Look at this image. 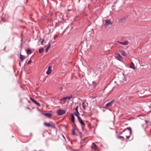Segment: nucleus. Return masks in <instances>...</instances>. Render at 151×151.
<instances>
[{"mask_svg": "<svg viewBox=\"0 0 151 151\" xmlns=\"http://www.w3.org/2000/svg\"><path fill=\"white\" fill-rule=\"evenodd\" d=\"M72 126L73 128V129H75L76 128V124L75 123V122L74 123H73V124H72Z\"/></svg>", "mask_w": 151, "mask_h": 151, "instance_id": "b1692460", "label": "nucleus"}, {"mask_svg": "<svg viewBox=\"0 0 151 151\" xmlns=\"http://www.w3.org/2000/svg\"><path fill=\"white\" fill-rule=\"evenodd\" d=\"M86 104H86L85 102H83L82 104V106L83 108L84 109H86V107L87 106V105H88V103H86Z\"/></svg>", "mask_w": 151, "mask_h": 151, "instance_id": "dca6fc26", "label": "nucleus"}, {"mask_svg": "<svg viewBox=\"0 0 151 151\" xmlns=\"http://www.w3.org/2000/svg\"><path fill=\"white\" fill-rule=\"evenodd\" d=\"M113 101H111V102L108 103L104 107L106 109H107L109 107L111 106H112V104H113Z\"/></svg>", "mask_w": 151, "mask_h": 151, "instance_id": "423d86ee", "label": "nucleus"}, {"mask_svg": "<svg viewBox=\"0 0 151 151\" xmlns=\"http://www.w3.org/2000/svg\"><path fill=\"white\" fill-rule=\"evenodd\" d=\"M67 29H65V31H64V32H66V30H67Z\"/></svg>", "mask_w": 151, "mask_h": 151, "instance_id": "58836bf2", "label": "nucleus"}, {"mask_svg": "<svg viewBox=\"0 0 151 151\" xmlns=\"http://www.w3.org/2000/svg\"><path fill=\"white\" fill-rule=\"evenodd\" d=\"M74 114L77 116L78 119V118H80V116H78V114L75 113Z\"/></svg>", "mask_w": 151, "mask_h": 151, "instance_id": "c756f323", "label": "nucleus"}, {"mask_svg": "<svg viewBox=\"0 0 151 151\" xmlns=\"http://www.w3.org/2000/svg\"><path fill=\"white\" fill-rule=\"evenodd\" d=\"M43 41H44V40L43 39L42 40V41H41V44H42V45H43Z\"/></svg>", "mask_w": 151, "mask_h": 151, "instance_id": "f704fd0d", "label": "nucleus"}, {"mask_svg": "<svg viewBox=\"0 0 151 151\" xmlns=\"http://www.w3.org/2000/svg\"><path fill=\"white\" fill-rule=\"evenodd\" d=\"M112 24V23L110 22L109 19H108L106 20L105 25L106 26H109V25H111Z\"/></svg>", "mask_w": 151, "mask_h": 151, "instance_id": "1a4fd4ad", "label": "nucleus"}, {"mask_svg": "<svg viewBox=\"0 0 151 151\" xmlns=\"http://www.w3.org/2000/svg\"><path fill=\"white\" fill-rule=\"evenodd\" d=\"M44 115L49 118H50L52 116V114L49 113H45L44 114Z\"/></svg>", "mask_w": 151, "mask_h": 151, "instance_id": "ddd939ff", "label": "nucleus"}, {"mask_svg": "<svg viewBox=\"0 0 151 151\" xmlns=\"http://www.w3.org/2000/svg\"><path fill=\"white\" fill-rule=\"evenodd\" d=\"M117 138L119 139H122V140H124V138L123 136H119L117 137Z\"/></svg>", "mask_w": 151, "mask_h": 151, "instance_id": "aec40b11", "label": "nucleus"}, {"mask_svg": "<svg viewBox=\"0 0 151 151\" xmlns=\"http://www.w3.org/2000/svg\"><path fill=\"white\" fill-rule=\"evenodd\" d=\"M19 65L20 66H21V63H20V62H19Z\"/></svg>", "mask_w": 151, "mask_h": 151, "instance_id": "4c0bfd02", "label": "nucleus"}, {"mask_svg": "<svg viewBox=\"0 0 151 151\" xmlns=\"http://www.w3.org/2000/svg\"><path fill=\"white\" fill-rule=\"evenodd\" d=\"M130 67L131 68L133 69H135V67L134 64L132 62L131 63Z\"/></svg>", "mask_w": 151, "mask_h": 151, "instance_id": "f3484780", "label": "nucleus"}, {"mask_svg": "<svg viewBox=\"0 0 151 151\" xmlns=\"http://www.w3.org/2000/svg\"><path fill=\"white\" fill-rule=\"evenodd\" d=\"M150 124H151V122H150Z\"/></svg>", "mask_w": 151, "mask_h": 151, "instance_id": "a19ab883", "label": "nucleus"}, {"mask_svg": "<svg viewBox=\"0 0 151 151\" xmlns=\"http://www.w3.org/2000/svg\"><path fill=\"white\" fill-rule=\"evenodd\" d=\"M93 86L94 87H95L96 86V83L94 82H93Z\"/></svg>", "mask_w": 151, "mask_h": 151, "instance_id": "cd10ccee", "label": "nucleus"}, {"mask_svg": "<svg viewBox=\"0 0 151 151\" xmlns=\"http://www.w3.org/2000/svg\"><path fill=\"white\" fill-rule=\"evenodd\" d=\"M69 27H70V26H69Z\"/></svg>", "mask_w": 151, "mask_h": 151, "instance_id": "c03bdc74", "label": "nucleus"}, {"mask_svg": "<svg viewBox=\"0 0 151 151\" xmlns=\"http://www.w3.org/2000/svg\"><path fill=\"white\" fill-rule=\"evenodd\" d=\"M78 106H76V107L75 108V110L76 111V112L77 113H78V114H79V113L78 112Z\"/></svg>", "mask_w": 151, "mask_h": 151, "instance_id": "393cba45", "label": "nucleus"}, {"mask_svg": "<svg viewBox=\"0 0 151 151\" xmlns=\"http://www.w3.org/2000/svg\"><path fill=\"white\" fill-rule=\"evenodd\" d=\"M31 60H29L28 62L27 63L28 64H29L31 63Z\"/></svg>", "mask_w": 151, "mask_h": 151, "instance_id": "473e14b6", "label": "nucleus"}, {"mask_svg": "<svg viewBox=\"0 0 151 151\" xmlns=\"http://www.w3.org/2000/svg\"><path fill=\"white\" fill-rule=\"evenodd\" d=\"M44 124L45 126L48 127H51L52 128L54 129H55L56 128V127L55 126L49 123L45 122Z\"/></svg>", "mask_w": 151, "mask_h": 151, "instance_id": "f03ea898", "label": "nucleus"}, {"mask_svg": "<svg viewBox=\"0 0 151 151\" xmlns=\"http://www.w3.org/2000/svg\"><path fill=\"white\" fill-rule=\"evenodd\" d=\"M123 132H123H123H120V134H122Z\"/></svg>", "mask_w": 151, "mask_h": 151, "instance_id": "e433bc0d", "label": "nucleus"}, {"mask_svg": "<svg viewBox=\"0 0 151 151\" xmlns=\"http://www.w3.org/2000/svg\"><path fill=\"white\" fill-rule=\"evenodd\" d=\"M19 58L20 60L22 62L23 61V60L25 58V57L23 55L21 54H20V56Z\"/></svg>", "mask_w": 151, "mask_h": 151, "instance_id": "4468645a", "label": "nucleus"}, {"mask_svg": "<svg viewBox=\"0 0 151 151\" xmlns=\"http://www.w3.org/2000/svg\"><path fill=\"white\" fill-rule=\"evenodd\" d=\"M123 132H124V135L126 137V139H129L132 133L131 128L130 127H127L126 129L124 130Z\"/></svg>", "mask_w": 151, "mask_h": 151, "instance_id": "f257e3e1", "label": "nucleus"}, {"mask_svg": "<svg viewBox=\"0 0 151 151\" xmlns=\"http://www.w3.org/2000/svg\"><path fill=\"white\" fill-rule=\"evenodd\" d=\"M65 111L63 109H60L57 111V113L58 115H61L65 113Z\"/></svg>", "mask_w": 151, "mask_h": 151, "instance_id": "39448f33", "label": "nucleus"}, {"mask_svg": "<svg viewBox=\"0 0 151 151\" xmlns=\"http://www.w3.org/2000/svg\"><path fill=\"white\" fill-rule=\"evenodd\" d=\"M71 98H72V97L71 96H69V97H64L63 98V99L64 100H70Z\"/></svg>", "mask_w": 151, "mask_h": 151, "instance_id": "a211bd4d", "label": "nucleus"}, {"mask_svg": "<svg viewBox=\"0 0 151 151\" xmlns=\"http://www.w3.org/2000/svg\"><path fill=\"white\" fill-rule=\"evenodd\" d=\"M145 122H146V123H147V124L149 122H148V121H145Z\"/></svg>", "mask_w": 151, "mask_h": 151, "instance_id": "c9c22d12", "label": "nucleus"}, {"mask_svg": "<svg viewBox=\"0 0 151 151\" xmlns=\"http://www.w3.org/2000/svg\"><path fill=\"white\" fill-rule=\"evenodd\" d=\"M52 67L51 66H49L46 72V74L47 75L50 74L51 72V68Z\"/></svg>", "mask_w": 151, "mask_h": 151, "instance_id": "6e6552de", "label": "nucleus"}, {"mask_svg": "<svg viewBox=\"0 0 151 151\" xmlns=\"http://www.w3.org/2000/svg\"><path fill=\"white\" fill-rule=\"evenodd\" d=\"M91 147L92 149L94 150H96L97 148L96 145L94 143H92Z\"/></svg>", "mask_w": 151, "mask_h": 151, "instance_id": "f8f14e48", "label": "nucleus"}, {"mask_svg": "<svg viewBox=\"0 0 151 151\" xmlns=\"http://www.w3.org/2000/svg\"><path fill=\"white\" fill-rule=\"evenodd\" d=\"M60 100V103L61 104H65L66 101L65 100H64L63 99V98L62 99H61Z\"/></svg>", "mask_w": 151, "mask_h": 151, "instance_id": "2eb2a0df", "label": "nucleus"}, {"mask_svg": "<svg viewBox=\"0 0 151 151\" xmlns=\"http://www.w3.org/2000/svg\"><path fill=\"white\" fill-rule=\"evenodd\" d=\"M78 121L80 122V123L81 124V127H82V128L83 129L84 127L85 126V124L83 122L82 119H81V117L80 118H78Z\"/></svg>", "mask_w": 151, "mask_h": 151, "instance_id": "20e7f679", "label": "nucleus"}, {"mask_svg": "<svg viewBox=\"0 0 151 151\" xmlns=\"http://www.w3.org/2000/svg\"><path fill=\"white\" fill-rule=\"evenodd\" d=\"M70 116H71V123H74L75 120L74 115L73 114H71Z\"/></svg>", "mask_w": 151, "mask_h": 151, "instance_id": "9b49d317", "label": "nucleus"}, {"mask_svg": "<svg viewBox=\"0 0 151 151\" xmlns=\"http://www.w3.org/2000/svg\"><path fill=\"white\" fill-rule=\"evenodd\" d=\"M60 136H61V137H62L63 139H65V138L63 135H61Z\"/></svg>", "mask_w": 151, "mask_h": 151, "instance_id": "72a5a7b5", "label": "nucleus"}, {"mask_svg": "<svg viewBox=\"0 0 151 151\" xmlns=\"http://www.w3.org/2000/svg\"><path fill=\"white\" fill-rule=\"evenodd\" d=\"M50 44L49 45H48V46H47V48L46 49L45 52H48V50L50 49Z\"/></svg>", "mask_w": 151, "mask_h": 151, "instance_id": "6ab92c4d", "label": "nucleus"}, {"mask_svg": "<svg viewBox=\"0 0 151 151\" xmlns=\"http://www.w3.org/2000/svg\"><path fill=\"white\" fill-rule=\"evenodd\" d=\"M125 20V19L124 18H123L122 19H121L120 20V22H123L124 20Z\"/></svg>", "mask_w": 151, "mask_h": 151, "instance_id": "c85d7f7f", "label": "nucleus"}, {"mask_svg": "<svg viewBox=\"0 0 151 151\" xmlns=\"http://www.w3.org/2000/svg\"><path fill=\"white\" fill-rule=\"evenodd\" d=\"M72 134L74 135H75L76 134L75 132V129H72Z\"/></svg>", "mask_w": 151, "mask_h": 151, "instance_id": "bb28decb", "label": "nucleus"}, {"mask_svg": "<svg viewBox=\"0 0 151 151\" xmlns=\"http://www.w3.org/2000/svg\"><path fill=\"white\" fill-rule=\"evenodd\" d=\"M74 114L77 116L78 119V118H80V116H78V114L75 113Z\"/></svg>", "mask_w": 151, "mask_h": 151, "instance_id": "7c9ffc66", "label": "nucleus"}, {"mask_svg": "<svg viewBox=\"0 0 151 151\" xmlns=\"http://www.w3.org/2000/svg\"><path fill=\"white\" fill-rule=\"evenodd\" d=\"M62 88H60V90H62Z\"/></svg>", "mask_w": 151, "mask_h": 151, "instance_id": "ea45409f", "label": "nucleus"}, {"mask_svg": "<svg viewBox=\"0 0 151 151\" xmlns=\"http://www.w3.org/2000/svg\"><path fill=\"white\" fill-rule=\"evenodd\" d=\"M69 27H70V26H69Z\"/></svg>", "mask_w": 151, "mask_h": 151, "instance_id": "37998d69", "label": "nucleus"}, {"mask_svg": "<svg viewBox=\"0 0 151 151\" xmlns=\"http://www.w3.org/2000/svg\"><path fill=\"white\" fill-rule=\"evenodd\" d=\"M127 81V78L125 77H124L123 79V82H125Z\"/></svg>", "mask_w": 151, "mask_h": 151, "instance_id": "a878e982", "label": "nucleus"}, {"mask_svg": "<svg viewBox=\"0 0 151 151\" xmlns=\"http://www.w3.org/2000/svg\"><path fill=\"white\" fill-rule=\"evenodd\" d=\"M68 33H69V32L67 33V34H68Z\"/></svg>", "mask_w": 151, "mask_h": 151, "instance_id": "79ce46f5", "label": "nucleus"}, {"mask_svg": "<svg viewBox=\"0 0 151 151\" xmlns=\"http://www.w3.org/2000/svg\"><path fill=\"white\" fill-rule=\"evenodd\" d=\"M44 50V49L43 48H41L39 50V52L40 53L42 52Z\"/></svg>", "mask_w": 151, "mask_h": 151, "instance_id": "5701e85b", "label": "nucleus"}, {"mask_svg": "<svg viewBox=\"0 0 151 151\" xmlns=\"http://www.w3.org/2000/svg\"><path fill=\"white\" fill-rule=\"evenodd\" d=\"M30 99L34 103H35V104L37 102L34 99H33V98H32L31 97L30 98Z\"/></svg>", "mask_w": 151, "mask_h": 151, "instance_id": "412c9836", "label": "nucleus"}, {"mask_svg": "<svg viewBox=\"0 0 151 151\" xmlns=\"http://www.w3.org/2000/svg\"><path fill=\"white\" fill-rule=\"evenodd\" d=\"M115 56L119 60L122 61L123 58L119 53H116L115 54Z\"/></svg>", "mask_w": 151, "mask_h": 151, "instance_id": "7ed1b4c3", "label": "nucleus"}, {"mask_svg": "<svg viewBox=\"0 0 151 151\" xmlns=\"http://www.w3.org/2000/svg\"><path fill=\"white\" fill-rule=\"evenodd\" d=\"M31 50L29 49H28L27 50V53L28 54H31Z\"/></svg>", "mask_w": 151, "mask_h": 151, "instance_id": "4be33fe9", "label": "nucleus"}, {"mask_svg": "<svg viewBox=\"0 0 151 151\" xmlns=\"http://www.w3.org/2000/svg\"><path fill=\"white\" fill-rule=\"evenodd\" d=\"M117 42L123 45H127L129 44V41L128 40H126L123 42L117 41Z\"/></svg>", "mask_w": 151, "mask_h": 151, "instance_id": "0eeeda50", "label": "nucleus"}, {"mask_svg": "<svg viewBox=\"0 0 151 151\" xmlns=\"http://www.w3.org/2000/svg\"><path fill=\"white\" fill-rule=\"evenodd\" d=\"M119 51L122 55L124 56H127L126 53H125V52L122 50H119Z\"/></svg>", "mask_w": 151, "mask_h": 151, "instance_id": "9d476101", "label": "nucleus"}, {"mask_svg": "<svg viewBox=\"0 0 151 151\" xmlns=\"http://www.w3.org/2000/svg\"><path fill=\"white\" fill-rule=\"evenodd\" d=\"M35 104L38 106H40V103L37 102H36Z\"/></svg>", "mask_w": 151, "mask_h": 151, "instance_id": "2f4dec72", "label": "nucleus"}]
</instances>
